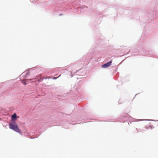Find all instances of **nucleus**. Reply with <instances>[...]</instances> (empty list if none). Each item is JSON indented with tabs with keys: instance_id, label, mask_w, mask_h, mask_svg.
Returning <instances> with one entry per match:
<instances>
[{
	"instance_id": "1",
	"label": "nucleus",
	"mask_w": 158,
	"mask_h": 158,
	"mask_svg": "<svg viewBox=\"0 0 158 158\" xmlns=\"http://www.w3.org/2000/svg\"><path fill=\"white\" fill-rule=\"evenodd\" d=\"M10 128L14 130L17 132L20 133H21L19 130L17 124L15 122H14L13 123H10L9 124Z\"/></svg>"
},
{
	"instance_id": "2",
	"label": "nucleus",
	"mask_w": 158,
	"mask_h": 158,
	"mask_svg": "<svg viewBox=\"0 0 158 158\" xmlns=\"http://www.w3.org/2000/svg\"><path fill=\"white\" fill-rule=\"evenodd\" d=\"M10 128L14 130L17 132L20 133H21L19 130L17 124L15 122H14L13 123H10L9 124Z\"/></svg>"
},
{
	"instance_id": "3",
	"label": "nucleus",
	"mask_w": 158,
	"mask_h": 158,
	"mask_svg": "<svg viewBox=\"0 0 158 158\" xmlns=\"http://www.w3.org/2000/svg\"><path fill=\"white\" fill-rule=\"evenodd\" d=\"M112 61H110L108 62H107V63L105 64H104L102 65V67L103 68H106L109 67L111 63H112Z\"/></svg>"
},
{
	"instance_id": "4",
	"label": "nucleus",
	"mask_w": 158,
	"mask_h": 158,
	"mask_svg": "<svg viewBox=\"0 0 158 158\" xmlns=\"http://www.w3.org/2000/svg\"><path fill=\"white\" fill-rule=\"evenodd\" d=\"M16 118H17L16 114L15 113H14L12 116L11 119L12 121H15L16 120Z\"/></svg>"
},
{
	"instance_id": "5",
	"label": "nucleus",
	"mask_w": 158,
	"mask_h": 158,
	"mask_svg": "<svg viewBox=\"0 0 158 158\" xmlns=\"http://www.w3.org/2000/svg\"><path fill=\"white\" fill-rule=\"evenodd\" d=\"M152 126L150 125L146 126V128L147 129H152Z\"/></svg>"
},
{
	"instance_id": "6",
	"label": "nucleus",
	"mask_w": 158,
	"mask_h": 158,
	"mask_svg": "<svg viewBox=\"0 0 158 158\" xmlns=\"http://www.w3.org/2000/svg\"><path fill=\"white\" fill-rule=\"evenodd\" d=\"M39 77H40V78L38 80V81H41L43 80V79H42L41 77V75H39Z\"/></svg>"
},
{
	"instance_id": "7",
	"label": "nucleus",
	"mask_w": 158,
	"mask_h": 158,
	"mask_svg": "<svg viewBox=\"0 0 158 158\" xmlns=\"http://www.w3.org/2000/svg\"><path fill=\"white\" fill-rule=\"evenodd\" d=\"M22 82L23 83V84L24 85H26V83L23 80L22 81Z\"/></svg>"
},
{
	"instance_id": "8",
	"label": "nucleus",
	"mask_w": 158,
	"mask_h": 158,
	"mask_svg": "<svg viewBox=\"0 0 158 158\" xmlns=\"http://www.w3.org/2000/svg\"><path fill=\"white\" fill-rule=\"evenodd\" d=\"M57 78H58V77H54L53 78V79H57Z\"/></svg>"
},
{
	"instance_id": "9",
	"label": "nucleus",
	"mask_w": 158,
	"mask_h": 158,
	"mask_svg": "<svg viewBox=\"0 0 158 158\" xmlns=\"http://www.w3.org/2000/svg\"><path fill=\"white\" fill-rule=\"evenodd\" d=\"M47 77H45V78H45V79H47ZM48 78H51V77H48Z\"/></svg>"
},
{
	"instance_id": "10",
	"label": "nucleus",
	"mask_w": 158,
	"mask_h": 158,
	"mask_svg": "<svg viewBox=\"0 0 158 158\" xmlns=\"http://www.w3.org/2000/svg\"><path fill=\"white\" fill-rule=\"evenodd\" d=\"M60 77V76H59L58 77H57L58 78V77Z\"/></svg>"
}]
</instances>
